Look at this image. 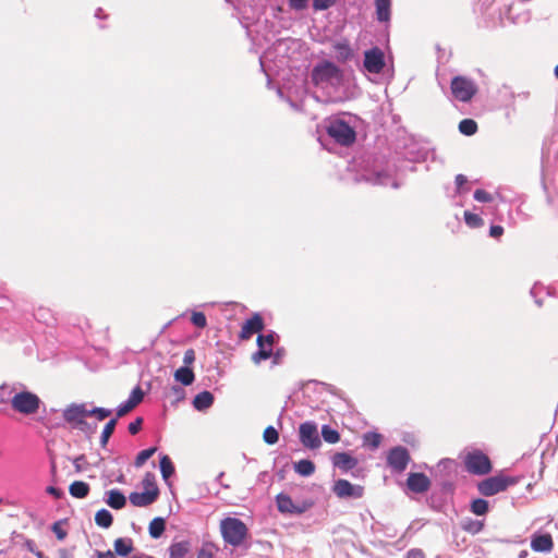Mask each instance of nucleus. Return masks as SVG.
<instances>
[{"label":"nucleus","instance_id":"f257e3e1","mask_svg":"<svg viewBox=\"0 0 558 558\" xmlns=\"http://www.w3.org/2000/svg\"><path fill=\"white\" fill-rule=\"evenodd\" d=\"M223 541L234 547L240 546L247 537L248 530L243 521L228 517L220 522Z\"/></svg>","mask_w":558,"mask_h":558},{"label":"nucleus","instance_id":"f03ea898","mask_svg":"<svg viewBox=\"0 0 558 558\" xmlns=\"http://www.w3.org/2000/svg\"><path fill=\"white\" fill-rule=\"evenodd\" d=\"M519 478L505 474H497L481 481L477 490L481 495L489 497L507 490L510 486L518 484Z\"/></svg>","mask_w":558,"mask_h":558},{"label":"nucleus","instance_id":"7ed1b4c3","mask_svg":"<svg viewBox=\"0 0 558 558\" xmlns=\"http://www.w3.org/2000/svg\"><path fill=\"white\" fill-rule=\"evenodd\" d=\"M312 82L314 85L340 83L343 77L342 71L330 61H323L312 70Z\"/></svg>","mask_w":558,"mask_h":558},{"label":"nucleus","instance_id":"20e7f679","mask_svg":"<svg viewBox=\"0 0 558 558\" xmlns=\"http://www.w3.org/2000/svg\"><path fill=\"white\" fill-rule=\"evenodd\" d=\"M40 403L39 397L31 391L17 392L11 399L12 409L24 415L37 413Z\"/></svg>","mask_w":558,"mask_h":558},{"label":"nucleus","instance_id":"39448f33","mask_svg":"<svg viewBox=\"0 0 558 558\" xmlns=\"http://www.w3.org/2000/svg\"><path fill=\"white\" fill-rule=\"evenodd\" d=\"M327 134L342 146H350L356 140V133L347 122L336 120L327 126Z\"/></svg>","mask_w":558,"mask_h":558},{"label":"nucleus","instance_id":"423d86ee","mask_svg":"<svg viewBox=\"0 0 558 558\" xmlns=\"http://www.w3.org/2000/svg\"><path fill=\"white\" fill-rule=\"evenodd\" d=\"M465 470L475 475H486L492 469V462L487 454L480 450L469 452L464 458Z\"/></svg>","mask_w":558,"mask_h":558},{"label":"nucleus","instance_id":"0eeeda50","mask_svg":"<svg viewBox=\"0 0 558 558\" xmlns=\"http://www.w3.org/2000/svg\"><path fill=\"white\" fill-rule=\"evenodd\" d=\"M450 88L453 97L462 102L470 101L477 92L474 82L464 76H454L451 81Z\"/></svg>","mask_w":558,"mask_h":558},{"label":"nucleus","instance_id":"6e6552de","mask_svg":"<svg viewBox=\"0 0 558 558\" xmlns=\"http://www.w3.org/2000/svg\"><path fill=\"white\" fill-rule=\"evenodd\" d=\"M410 461L409 450L402 446L393 447L387 453V464L396 473H402Z\"/></svg>","mask_w":558,"mask_h":558},{"label":"nucleus","instance_id":"1a4fd4ad","mask_svg":"<svg viewBox=\"0 0 558 558\" xmlns=\"http://www.w3.org/2000/svg\"><path fill=\"white\" fill-rule=\"evenodd\" d=\"M300 441L305 448L317 449L322 445L317 426L313 422L302 423L299 427Z\"/></svg>","mask_w":558,"mask_h":558},{"label":"nucleus","instance_id":"9d476101","mask_svg":"<svg viewBox=\"0 0 558 558\" xmlns=\"http://www.w3.org/2000/svg\"><path fill=\"white\" fill-rule=\"evenodd\" d=\"M363 65L367 72L379 74L386 65L383 50L378 47L366 50L364 52Z\"/></svg>","mask_w":558,"mask_h":558},{"label":"nucleus","instance_id":"9b49d317","mask_svg":"<svg viewBox=\"0 0 558 558\" xmlns=\"http://www.w3.org/2000/svg\"><path fill=\"white\" fill-rule=\"evenodd\" d=\"M275 343V335H259L257 337L258 350L253 353L252 361L255 364H260L263 361L268 360L272 355V347Z\"/></svg>","mask_w":558,"mask_h":558},{"label":"nucleus","instance_id":"f8f14e48","mask_svg":"<svg viewBox=\"0 0 558 558\" xmlns=\"http://www.w3.org/2000/svg\"><path fill=\"white\" fill-rule=\"evenodd\" d=\"M88 416L87 410L83 404H73L66 408L63 412L64 420L75 427L83 429L87 425L85 417Z\"/></svg>","mask_w":558,"mask_h":558},{"label":"nucleus","instance_id":"ddd939ff","mask_svg":"<svg viewBox=\"0 0 558 558\" xmlns=\"http://www.w3.org/2000/svg\"><path fill=\"white\" fill-rule=\"evenodd\" d=\"M333 493L339 498H361L364 494V488L360 485H352L347 480H338L335 482Z\"/></svg>","mask_w":558,"mask_h":558},{"label":"nucleus","instance_id":"4468645a","mask_svg":"<svg viewBox=\"0 0 558 558\" xmlns=\"http://www.w3.org/2000/svg\"><path fill=\"white\" fill-rule=\"evenodd\" d=\"M430 480L421 472H413L408 475L407 487L415 494H424L430 488Z\"/></svg>","mask_w":558,"mask_h":558},{"label":"nucleus","instance_id":"2eb2a0df","mask_svg":"<svg viewBox=\"0 0 558 558\" xmlns=\"http://www.w3.org/2000/svg\"><path fill=\"white\" fill-rule=\"evenodd\" d=\"M263 317L255 313L242 326L239 338L241 340H248L254 333L260 332L264 329Z\"/></svg>","mask_w":558,"mask_h":558},{"label":"nucleus","instance_id":"dca6fc26","mask_svg":"<svg viewBox=\"0 0 558 558\" xmlns=\"http://www.w3.org/2000/svg\"><path fill=\"white\" fill-rule=\"evenodd\" d=\"M531 548L537 553H549L554 548V541L550 534H534L531 539Z\"/></svg>","mask_w":558,"mask_h":558},{"label":"nucleus","instance_id":"f3484780","mask_svg":"<svg viewBox=\"0 0 558 558\" xmlns=\"http://www.w3.org/2000/svg\"><path fill=\"white\" fill-rule=\"evenodd\" d=\"M332 464L343 471H349L356 466L357 460L347 452H337L332 457Z\"/></svg>","mask_w":558,"mask_h":558},{"label":"nucleus","instance_id":"a211bd4d","mask_svg":"<svg viewBox=\"0 0 558 558\" xmlns=\"http://www.w3.org/2000/svg\"><path fill=\"white\" fill-rule=\"evenodd\" d=\"M130 502L135 507H147L156 501V494L154 492L131 493L129 496Z\"/></svg>","mask_w":558,"mask_h":558},{"label":"nucleus","instance_id":"6ab92c4d","mask_svg":"<svg viewBox=\"0 0 558 558\" xmlns=\"http://www.w3.org/2000/svg\"><path fill=\"white\" fill-rule=\"evenodd\" d=\"M332 48L336 52L337 60L340 62H347L353 57V50L348 40L337 41L332 45Z\"/></svg>","mask_w":558,"mask_h":558},{"label":"nucleus","instance_id":"aec40b11","mask_svg":"<svg viewBox=\"0 0 558 558\" xmlns=\"http://www.w3.org/2000/svg\"><path fill=\"white\" fill-rule=\"evenodd\" d=\"M214 400V395L210 391L205 390L195 396L193 407L197 411H205L213 405Z\"/></svg>","mask_w":558,"mask_h":558},{"label":"nucleus","instance_id":"412c9836","mask_svg":"<svg viewBox=\"0 0 558 558\" xmlns=\"http://www.w3.org/2000/svg\"><path fill=\"white\" fill-rule=\"evenodd\" d=\"M278 510L282 513H300L301 510L294 506L290 496L284 494H279L276 497Z\"/></svg>","mask_w":558,"mask_h":558},{"label":"nucleus","instance_id":"4be33fe9","mask_svg":"<svg viewBox=\"0 0 558 558\" xmlns=\"http://www.w3.org/2000/svg\"><path fill=\"white\" fill-rule=\"evenodd\" d=\"M376 17L379 22H389L391 13V0H374Z\"/></svg>","mask_w":558,"mask_h":558},{"label":"nucleus","instance_id":"5701e85b","mask_svg":"<svg viewBox=\"0 0 558 558\" xmlns=\"http://www.w3.org/2000/svg\"><path fill=\"white\" fill-rule=\"evenodd\" d=\"M107 505L112 509H122L126 504L125 496L118 489H111L108 492Z\"/></svg>","mask_w":558,"mask_h":558},{"label":"nucleus","instance_id":"b1692460","mask_svg":"<svg viewBox=\"0 0 558 558\" xmlns=\"http://www.w3.org/2000/svg\"><path fill=\"white\" fill-rule=\"evenodd\" d=\"M117 555L125 557L134 550L133 541L131 538L119 537L113 543Z\"/></svg>","mask_w":558,"mask_h":558},{"label":"nucleus","instance_id":"393cba45","mask_svg":"<svg viewBox=\"0 0 558 558\" xmlns=\"http://www.w3.org/2000/svg\"><path fill=\"white\" fill-rule=\"evenodd\" d=\"M174 379L184 386H190L195 379L194 372L191 367H180L174 372Z\"/></svg>","mask_w":558,"mask_h":558},{"label":"nucleus","instance_id":"a878e982","mask_svg":"<svg viewBox=\"0 0 558 558\" xmlns=\"http://www.w3.org/2000/svg\"><path fill=\"white\" fill-rule=\"evenodd\" d=\"M69 492L72 497L82 499L88 495L89 486L83 481H75L70 485Z\"/></svg>","mask_w":558,"mask_h":558},{"label":"nucleus","instance_id":"bb28decb","mask_svg":"<svg viewBox=\"0 0 558 558\" xmlns=\"http://www.w3.org/2000/svg\"><path fill=\"white\" fill-rule=\"evenodd\" d=\"M190 547L191 546L187 541L173 543L169 548L170 558H184L190 551Z\"/></svg>","mask_w":558,"mask_h":558},{"label":"nucleus","instance_id":"cd10ccee","mask_svg":"<svg viewBox=\"0 0 558 558\" xmlns=\"http://www.w3.org/2000/svg\"><path fill=\"white\" fill-rule=\"evenodd\" d=\"M294 470L302 476H310L315 472V464L311 460H300L294 464Z\"/></svg>","mask_w":558,"mask_h":558},{"label":"nucleus","instance_id":"c85d7f7f","mask_svg":"<svg viewBox=\"0 0 558 558\" xmlns=\"http://www.w3.org/2000/svg\"><path fill=\"white\" fill-rule=\"evenodd\" d=\"M95 522L98 526L108 529L112 525L113 518L107 509H101L96 512Z\"/></svg>","mask_w":558,"mask_h":558},{"label":"nucleus","instance_id":"c756f323","mask_svg":"<svg viewBox=\"0 0 558 558\" xmlns=\"http://www.w3.org/2000/svg\"><path fill=\"white\" fill-rule=\"evenodd\" d=\"M166 527V522L162 518H155L149 523V534L154 538L161 536Z\"/></svg>","mask_w":558,"mask_h":558},{"label":"nucleus","instance_id":"7c9ffc66","mask_svg":"<svg viewBox=\"0 0 558 558\" xmlns=\"http://www.w3.org/2000/svg\"><path fill=\"white\" fill-rule=\"evenodd\" d=\"M142 485H143L145 492H154L156 494V498H158L159 489L156 484L155 474L147 472L143 477Z\"/></svg>","mask_w":558,"mask_h":558},{"label":"nucleus","instance_id":"2f4dec72","mask_svg":"<svg viewBox=\"0 0 558 558\" xmlns=\"http://www.w3.org/2000/svg\"><path fill=\"white\" fill-rule=\"evenodd\" d=\"M459 131L466 135H474L477 131V123L473 119H463L459 123Z\"/></svg>","mask_w":558,"mask_h":558},{"label":"nucleus","instance_id":"473e14b6","mask_svg":"<svg viewBox=\"0 0 558 558\" xmlns=\"http://www.w3.org/2000/svg\"><path fill=\"white\" fill-rule=\"evenodd\" d=\"M118 418H111L107 424L105 425L101 437H100V444L102 447H106L108 444L109 438L114 432L116 425H117Z\"/></svg>","mask_w":558,"mask_h":558},{"label":"nucleus","instance_id":"72a5a7b5","mask_svg":"<svg viewBox=\"0 0 558 558\" xmlns=\"http://www.w3.org/2000/svg\"><path fill=\"white\" fill-rule=\"evenodd\" d=\"M322 436L328 444H337L340 440V434L338 430L332 429L329 425L322 427Z\"/></svg>","mask_w":558,"mask_h":558},{"label":"nucleus","instance_id":"f704fd0d","mask_svg":"<svg viewBox=\"0 0 558 558\" xmlns=\"http://www.w3.org/2000/svg\"><path fill=\"white\" fill-rule=\"evenodd\" d=\"M160 471L162 477L168 480L174 473V466L171 459L168 456H162L160 459Z\"/></svg>","mask_w":558,"mask_h":558},{"label":"nucleus","instance_id":"c9c22d12","mask_svg":"<svg viewBox=\"0 0 558 558\" xmlns=\"http://www.w3.org/2000/svg\"><path fill=\"white\" fill-rule=\"evenodd\" d=\"M471 510L476 515H484L488 511V502L482 498L475 499L471 504Z\"/></svg>","mask_w":558,"mask_h":558},{"label":"nucleus","instance_id":"e433bc0d","mask_svg":"<svg viewBox=\"0 0 558 558\" xmlns=\"http://www.w3.org/2000/svg\"><path fill=\"white\" fill-rule=\"evenodd\" d=\"M363 440L365 446L372 449H376L381 444V435L378 433H366L363 437Z\"/></svg>","mask_w":558,"mask_h":558},{"label":"nucleus","instance_id":"4c0bfd02","mask_svg":"<svg viewBox=\"0 0 558 558\" xmlns=\"http://www.w3.org/2000/svg\"><path fill=\"white\" fill-rule=\"evenodd\" d=\"M156 447H151L138 452V454L135 458L134 465L136 468H141L142 465H144V463L156 452Z\"/></svg>","mask_w":558,"mask_h":558},{"label":"nucleus","instance_id":"58836bf2","mask_svg":"<svg viewBox=\"0 0 558 558\" xmlns=\"http://www.w3.org/2000/svg\"><path fill=\"white\" fill-rule=\"evenodd\" d=\"M263 438L266 444L274 445L279 440V434L275 427L268 426L263 433Z\"/></svg>","mask_w":558,"mask_h":558},{"label":"nucleus","instance_id":"ea45409f","mask_svg":"<svg viewBox=\"0 0 558 558\" xmlns=\"http://www.w3.org/2000/svg\"><path fill=\"white\" fill-rule=\"evenodd\" d=\"M464 220L466 225L472 228H478L484 223L483 219L478 215L471 211H464Z\"/></svg>","mask_w":558,"mask_h":558},{"label":"nucleus","instance_id":"a19ab883","mask_svg":"<svg viewBox=\"0 0 558 558\" xmlns=\"http://www.w3.org/2000/svg\"><path fill=\"white\" fill-rule=\"evenodd\" d=\"M88 416H95L98 421H102L111 415V411L104 408H94L87 410Z\"/></svg>","mask_w":558,"mask_h":558},{"label":"nucleus","instance_id":"79ce46f5","mask_svg":"<svg viewBox=\"0 0 558 558\" xmlns=\"http://www.w3.org/2000/svg\"><path fill=\"white\" fill-rule=\"evenodd\" d=\"M144 392L140 386L135 387L128 399L135 408L143 401Z\"/></svg>","mask_w":558,"mask_h":558},{"label":"nucleus","instance_id":"37998d69","mask_svg":"<svg viewBox=\"0 0 558 558\" xmlns=\"http://www.w3.org/2000/svg\"><path fill=\"white\" fill-rule=\"evenodd\" d=\"M191 322L198 328H205L207 325V319L203 312H194L191 316Z\"/></svg>","mask_w":558,"mask_h":558},{"label":"nucleus","instance_id":"c03bdc74","mask_svg":"<svg viewBox=\"0 0 558 558\" xmlns=\"http://www.w3.org/2000/svg\"><path fill=\"white\" fill-rule=\"evenodd\" d=\"M135 407L130 403V401L128 400L126 402H124L123 404H121L118 410H117V417L116 418H120V417H123L124 415H126L128 413H130Z\"/></svg>","mask_w":558,"mask_h":558},{"label":"nucleus","instance_id":"a18cd8bd","mask_svg":"<svg viewBox=\"0 0 558 558\" xmlns=\"http://www.w3.org/2000/svg\"><path fill=\"white\" fill-rule=\"evenodd\" d=\"M142 425H143V418L142 417H137L135 418L133 422H131L129 424V433L131 435H136L141 429H142Z\"/></svg>","mask_w":558,"mask_h":558},{"label":"nucleus","instance_id":"49530a36","mask_svg":"<svg viewBox=\"0 0 558 558\" xmlns=\"http://www.w3.org/2000/svg\"><path fill=\"white\" fill-rule=\"evenodd\" d=\"M474 198L477 201V202H490L493 198H492V195L486 192L485 190H476L474 192Z\"/></svg>","mask_w":558,"mask_h":558},{"label":"nucleus","instance_id":"de8ad7c7","mask_svg":"<svg viewBox=\"0 0 558 558\" xmlns=\"http://www.w3.org/2000/svg\"><path fill=\"white\" fill-rule=\"evenodd\" d=\"M336 0H314L313 7L315 10H326L331 7Z\"/></svg>","mask_w":558,"mask_h":558},{"label":"nucleus","instance_id":"09e8293b","mask_svg":"<svg viewBox=\"0 0 558 558\" xmlns=\"http://www.w3.org/2000/svg\"><path fill=\"white\" fill-rule=\"evenodd\" d=\"M195 361V351L193 349H189L184 352L183 363L190 367Z\"/></svg>","mask_w":558,"mask_h":558},{"label":"nucleus","instance_id":"8fccbe9b","mask_svg":"<svg viewBox=\"0 0 558 558\" xmlns=\"http://www.w3.org/2000/svg\"><path fill=\"white\" fill-rule=\"evenodd\" d=\"M24 545L31 553L35 554L38 558H45L44 554L36 549L34 541L27 539Z\"/></svg>","mask_w":558,"mask_h":558},{"label":"nucleus","instance_id":"3c124183","mask_svg":"<svg viewBox=\"0 0 558 558\" xmlns=\"http://www.w3.org/2000/svg\"><path fill=\"white\" fill-rule=\"evenodd\" d=\"M197 558H213V547L210 545L203 546L197 554Z\"/></svg>","mask_w":558,"mask_h":558},{"label":"nucleus","instance_id":"603ef678","mask_svg":"<svg viewBox=\"0 0 558 558\" xmlns=\"http://www.w3.org/2000/svg\"><path fill=\"white\" fill-rule=\"evenodd\" d=\"M52 531L60 541L64 539L66 536V532L60 526L59 522L53 523Z\"/></svg>","mask_w":558,"mask_h":558},{"label":"nucleus","instance_id":"864d4df0","mask_svg":"<svg viewBox=\"0 0 558 558\" xmlns=\"http://www.w3.org/2000/svg\"><path fill=\"white\" fill-rule=\"evenodd\" d=\"M405 558H426V557H425V554H424V551L422 549L413 548V549H410L407 553Z\"/></svg>","mask_w":558,"mask_h":558},{"label":"nucleus","instance_id":"5fc2aeb1","mask_svg":"<svg viewBox=\"0 0 558 558\" xmlns=\"http://www.w3.org/2000/svg\"><path fill=\"white\" fill-rule=\"evenodd\" d=\"M504 233V228L501 226H492L489 229V235L493 238H500Z\"/></svg>","mask_w":558,"mask_h":558},{"label":"nucleus","instance_id":"6e6d98bb","mask_svg":"<svg viewBox=\"0 0 558 558\" xmlns=\"http://www.w3.org/2000/svg\"><path fill=\"white\" fill-rule=\"evenodd\" d=\"M466 182H468V179L465 175H463V174L456 175V185H457V190L459 193L461 192L462 186L464 184H466Z\"/></svg>","mask_w":558,"mask_h":558},{"label":"nucleus","instance_id":"4d7b16f0","mask_svg":"<svg viewBox=\"0 0 558 558\" xmlns=\"http://www.w3.org/2000/svg\"><path fill=\"white\" fill-rule=\"evenodd\" d=\"M307 0H290L291 8L295 10L304 9Z\"/></svg>","mask_w":558,"mask_h":558},{"label":"nucleus","instance_id":"13d9d810","mask_svg":"<svg viewBox=\"0 0 558 558\" xmlns=\"http://www.w3.org/2000/svg\"><path fill=\"white\" fill-rule=\"evenodd\" d=\"M47 493L50 494V495H53L57 498H60L61 495H62V493L58 488H56L53 486H49L47 488Z\"/></svg>","mask_w":558,"mask_h":558},{"label":"nucleus","instance_id":"bf43d9fd","mask_svg":"<svg viewBox=\"0 0 558 558\" xmlns=\"http://www.w3.org/2000/svg\"><path fill=\"white\" fill-rule=\"evenodd\" d=\"M98 558H116L114 554L110 550L106 553H99Z\"/></svg>","mask_w":558,"mask_h":558},{"label":"nucleus","instance_id":"052dcab7","mask_svg":"<svg viewBox=\"0 0 558 558\" xmlns=\"http://www.w3.org/2000/svg\"><path fill=\"white\" fill-rule=\"evenodd\" d=\"M82 459H84V457H83V456H82V457H80V458H77V459L75 460V469H76V471H77V472H80V471H81V466H80V464H78V461H80V460H82Z\"/></svg>","mask_w":558,"mask_h":558},{"label":"nucleus","instance_id":"680f3d73","mask_svg":"<svg viewBox=\"0 0 558 558\" xmlns=\"http://www.w3.org/2000/svg\"><path fill=\"white\" fill-rule=\"evenodd\" d=\"M555 75H556V77L558 78V64H557V65H556V68H555Z\"/></svg>","mask_w":558,"mask_h":558}]
</instances>
